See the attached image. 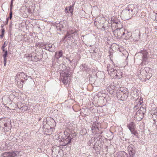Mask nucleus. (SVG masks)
<instances>
[{
	"instance_id": "obj_8",
	"label": "nucleus",
	"mask_w": 157,
	"mask_h": 157,
	"mask_svg": "<svg viewBox=\"0 0 157 157\" xmlns=\"http://www.w3.org/2000/svg\"><path fill=\"white\" fill-rule=\"evenodd\" d=\"M127 127L131 131L135 129L136 125L134 123L131 122L127 125Z\"/></svg>"
},
{
	"instance_id": "obj_42",
	"label": "nucleus",
	"mask_w": 157,
	"mask_h": 157,
	"mask_svg": "<svg viewBox=\"0 0 157 157\" xmlns=\"http://www.w3.org/2000/svg\"><path fill=\"white\" fill-rule=\"evenodd\" d=\"M7 59H4V66H6Z\"/></svg>"
},
{
	"instance_id": "obj_34",
	"label": "nucleus",
	"mask_w": 157,
	"mask_h": 157,
	"mask_svg": "<svg viewBox=\"0 0 157 157\" xmlns=\"http://www.w3.org/2000/svg\"><path fill=\"white\" fill-rule=\"evenodd\" d=\"M140 110L142 112L144 113H145L146 112V109L145 108H144L143 107H140Z\"/></svg>"
},
{
	"instance_id": "obj_43",
	"label": "nucleus",
	"mask_w": 157,
	"mask_h": 157,
	"mask_svg": "<svg viewBox=\"0 0 157 157\" xmlns=\"http://www.w3.org/2000/svg\"><path fill=\"white\" fill-rule=\"evenodd\" d=\"M61 28L59 27H56V29H57V31H60L62 30Z\"/></svg>"
},
{
	"instance_id": "obj_19",
	"label": "nucleus",
	"mask_w": 157,
	"mask_h": 157,
	"mask_svg": "<svg viewBox=\"0 0 157 157\" xmlns=\"http://www.w3.org/2000/svg\"><path fill=\"white\" fill-rule=\"evenodd\" d=\"M25 80H24L23 79H21L19 81H17V83L19 86L20 87H22L23 83H24Z\"/></svg>"
},
{
	"instance_id": "obj_55",
	"label": "nucleus",
	"mask_w": 157,
	"mask_h": 157,
	"mask_svg": "<svg viewBox=\"0 0 157 157\" xmlns=\"http://www.w3.org/2000/svg\"><path fill=\"white\" fill-rule=\"evenodd\" d=\"M41 119H42V118H41V117L40 118L38 119V120H39V121H40L41 120Z\"/></svg>"
},
{
	"instance_id": "obj_30",
	"label": "nucleus",
	"mask_w": 157,
	"mask_h": 157,
	"mask_svg": "<svg viewBox=\"0 0 157 157\" xmlns=\"http://www.w3.org/2000/svg\"><path fill=\"white\" fill-rule=\"evenodd\" d=\"M6 41L4 43V44L2 45V51L4 52L5 51V50L4 48H5V47L7 46V44H6Z\"/></svg>"
},
{
	"instance_id": "obj_54",
	"label": "nucleus",
	"mask_w": 157,
	"mask_h": 157,
	"mask_svg": "<svg viewBox=\"0 0 157 157\" xmlns=\"http://www.w3.org/2000/svg\"><path fill=\"white\" fill-rule=\"evenodd\" d=\"M155 115H154L153 116V117H154V119H156V118H155ZM152 118H153V117H152Z\"/></svg>"
},
{
	"instance_id": "obj_32",
	"label": "nucleus",
	"mask_w": 157,
	"mask_h": 157,
	"mask_svg": "<svg viewBox=\"0 0 157 157\" xmlns=\"http://www.w3.org/2000/svg\"><path fill=\"white\" fill-rule=\"evenodd\" d=\"M56 27H59L63 28V25L62 24L60 23V22L56 23Z\"/></svg>"
},
{
	"instance_id": "obj_17",
	"label": "nucleus",
	"mask_w": 157,
	"mask_h": 157,
	"mask_svg": "<svg viewBox=\"0 0 157 157\" xmlns=\"http://www.w3.org/2000/svg\"><path fill=\"white\" fill-rule=\"evenodd\" d=\"M144 113L142 112L140 109L136 112V115L138 116H140L141 119H142L144 116Z\"/></svg>"
},
{
	"instance_id": "obj_28",
	"label": "nucleus",
	"mask_w": 157,
	"mask_h": 157,
	"mask_svg": "<svg viewBox=\"0 0 157 157\" xmlns=\"http://www.w3.org/2000/svg\"><path fill=\"white\" fill-rule=\"evenodd\" d=\"M134 146L132 144H130L128 146V148L129 150V151H131V150H135V149H134Z\"/></svg>"
},
{
	"instance_id": "obj_2",
	"label": "nucleus",
	"mask_w": 157,
	"mask_h": 157,
	"mask_svg": "<svg viewBox=\"0 0 157 157\" xmlns=\"http://www.w3.org/2000/svg\"><path fill=\"white\" fill-rule=\"evenodd\" d=\"M148 52L146 50H141L136 54V56H141L142 59V61L141 64L144 65L147 63H148Z\"/></svg>"
},
{
	"instance_id": "obj_23",
	"label": "nucleus",
	"mask_w": 157,
	"mask_h": 157,
	"mask_svg": "<svg viewBox=\"0 0 157 157\" xmlns=\"http://www.w3.org/2000/svg\"><path fill=\"white\" fill-rule=\"evenodd\" d=\"M28 106L26 105V104H25L24 105L22 106V108L21 109V110H22L23 112H25L28 109Z\"/></svg>"
},
{
	"instance_id": "obj_20",
	"label": "nucleus",
	"mask_w": 157,
	"mask_h": 157,
	"mask_svg": "<svg viewBox=\"0 0 157 157\" xmlns=\"http://www.w3.org/2000/svg\"><path fill=\"white\" fill-rule=\"evenodd\" d=\"M129 157H133L135 153V151L134 150H131L129 151Z\"/></svg>"
},
{
	"instance_id": "obj_31",
	"label": "nucleus",
	"mask_w": 157,
	"mask_h": 157,
	"mask_svg": "<svg viewBox=\"0 0 157 157\" xmlns=\"http://www.w3.org/2000/svg\"><path fill=\"white\" fill-rule=\"evenodd\" d=\"M44 48L46 50H48L50 52H52L53 50V49H49V48L47 47V44L44 46Z\"/></svg>"
},
{
	"instance_id": "obj_10",
	"label": "nucleus",
	"mask_w": 157,
	"mask_h": 157,
	"mask_svg": "<svg viewBox=\"0 0 157 157\" xmlns=\"http://www.w3.org/2000/svg\"><path fill=\"white\" fill-rule=\"evenodd\" d=\"M19 152L18 151H14L9 152V157H14L18 155Z\"/></svg>"
},
{
	"instance_id": "obj_3",
	"label": "nucleus",
	"mask_w": 157,
	"mask_h": 157,
	"mask_svg": "<svg viewBox=\"0 0 157 157\" xmlns=\"http://www.w3.org/2000/svg\"><path fill=\"white\" fill-rule=\"evenodd\" d=\"M117 24H115L117 25V28L113 30V33L115 36L117 35V36H121V37H124V35L125 34L124 32H123L122 33H121V29L122 27V25L120 21L118 23H116Z\"/></svg>"
},
{
	"instance_id": "obj_39",
	"label": "nucleus",
	"mask_w": 157,
	"mask_h": 157,
	"mask_svg": "<svg viewBox=\"0 0 157 157\" xmlns=\"http://www.w3.org/2000/svg\"><path fill=\"white\" fill-rule=\"evenodd\" d=\"M13 15V12H10V16L8 18H9V19L10 20L11 19Z\"/></svg>"
},
{
	"instance_id": "obj_44",
	"label": "nucleus",
	"mask_w": 157,
	"mask_h": 157,
	"mask_svg": "<svg viewBox=\"0 0 157 157\" xmlns=\"http://www.w3.org/2000/svg\"><path fill=\"white\" fill-rule=\"evenodd\" d=\"M155 118H156V119H154V117H153V121H157V115L155 116Z\"/></svg>"
},
{
	"instance_id": "obj_7",
	"label": "nucleus",
	"mask_w": 157,
	"mask_h": 157,
	"mask_svg": "<svg viewBox=\"0 0 157 157\" xmlns=\"http://www.w3.org/2000/svg\"><path fill=\"white\" fill-rule=\"evenodd\" d=\"M76 37V36H75L74 35H71L69 33H67L66 34L65 36L64 37L63 39V42L64 40H65V39H66L67 40H70L71 38L74 39Z\"/></svg>"
},
{
	"instance_id": "obj_22",
	"label": "nucleus",
	"mask_w": 157,
	"mask_h": 157,
	"mask_svg": "<svg viewBox=\"0 0 157 157\" xmlns=\"http://www.w3.org/2000/svg\"><path fill=\"white\" fill-rule=\"evenodd\" d=\"M74 4L72 6H70L69 7V9H68V10L70 11L71 13H72L73 11V7L74 6ZM65 10H67V11H68V9H67V7L65 8Z\"/></svg>"
},
{
	"instance_id": "obj_16",
	"label": "nucleus",
	"mask_w": 157,
	"mask_h": 157,
	"mask_svg": "<svg viewBox=\"0 0 157 157\" xmlns=\"http://www.w3.org/2000/svg\"><path fill=\"white\" fill-rule=\"evenodd\" d=\"M148 69H149L147 68H144V69H141L140 70V75H142L143 76H144L145 77L146 76V71H147Z\"/></svg>"
},
{
	"instance_id": "obj_21",
	"label": "nucleus",
	"mask_w": 157,
	"mask_h": 157,
	"mask_svg": "<svg viewBox=\"0 0 157 157\" xmlns=\"http://www.w3.org/2000/svg\"><path fill=\"white\" fill-rule=\"evenodd\" d=\"M130 132L132 134L138 137L139 135L138 133L137 132L136 130H135V129L132 130Z\"/></svg>"
},
{
	"instance_id": "obj_35",
	"label": "nucleus",
	"mask_w": 157,
	"mask_h": 157,
	"mask_svg": "<svg viewBox=\"0 0 157 157\" xmlns=\"http://www.w3.org/2000/svg\"><path fill=\"white\" fill-rule=\"evenodd\" d=\"M47 47L49 48V49H52V45L51 44H47Z\"/></svg>"
},
{
	"instance_id": "obj_26",
	"label": "nucleus",
	"mask_w": 157,
	"mask_h": 157,
	"mask_svg": "<svg viewBox=\"0 0 157 157\" xmlns=\"http://www.w3.org/2000/svg\"><path fill=\"white\" fill-rule=\"evenodd\" d=\"M107 71H109L110 70H111V69H113V66L112 65H111L109 64H108L107 65Z\"/></svg>"
},
{
	"instance_id": "obj_15",
	"label": "nucleus",
	"mask_w": 157,
	"mask_h": 157,
	"mask_svg": "<svg viewBox=\"0 0 157 157\" xmlns=\"http://www.w3.org/2000/svg\"><path fill=\"white\" fill-rule=\"evenodd\" d=\"M62 56L63 52L61 50L59 51L58 52H56V57L58 59L62 57Z\"/></svg>"
},
{
	"instance_id": "obj_12",
	"label": "nucleus",
	"mask_w": 157,
	"mask_h": 157,
	"mask_svg": "<svg viewBox=\"0 0 157 157\" xmlns=\"http://www.w3.org/2000/svg\"><path fill=\"white\" fill-rule=\"evenodd\" d=\"M67 33H69V34L71 35H74L75 36H76V37H78V34L77 33V31L76 30H70L69 31L67 32Z\"/></svg>"
},
{
	"instance_id": "obj_59",
	"label": "nucleus",
	"mask_w": 157,
	"mask_h": 157,
	"mask_svg": "<svg viewBox=\"0 0 157 157\" xmlns=\"http://www.w3.org/2000/svg\"><path fill=\"white\" fill-rule=\"evenodd\" d=\"M156 157H157V156H156Z\"/></svg>"
},
{
	"instance_id": "obj_5",
	"label": "nucleus",
	"mask_w": 157,
	"mask_h": 157,
	"mask_svg": "<svg viewBox=\"0 0 157 157\" xmlns=\"http://www.w3.org/2000/svg\"><path fill=\"white\" fill-rule=\"evenodd\" d=\"M70 74L67 71H65L64 73H61L60 79L64 84H67L70 81Z\"/></svg>"
},
{
	"instance_id": "obj_36",
	"label": "nucleus",
	"mask_w": 157,
	"mask_h": 157,
	"mask_svg": "<svg viewBox=\"0 0 157 157\" xmlns=\"http://www.w3.org/2000/svg\"><path fill=\"white\" fill-rule=\"evenodd\" d=\"M82 67H83V69L84 70L86 71H87V67H86V65H85V64H84L83 65H82Z\"/></svg>"
},
{
	"instance_id": "obj_6",
	"label": "nucleus",
	"mask_w": 157,
	"mask_h": 157,
	"mask_svg": "<svg viewBox=\"0 0 157 157\" xmlns=\"http://www.w3.org/2000/svg\"><path fill=\"white\" fill-rule=\"evenodd\" d=\"M114 77L116 78L119 79L121 78L122 76V72L121 70H116V71H115Z\"/></svg>"
},
{
	"instance_id": "obj_53",
	"label": "nucleus",
	"mask_w": 157,
	"mask_h": 157,
	"mask_svg": "<svg viewBox=\"0 0 157 157\" xmlns=\"http://www.w3.org/2000/svg\"><path fill=\"white\" fill-rule=\"evenodd\" d=\"M155 19L157 21V13H155Z\"/></svg>"
},
{
	"instance_id": "obj_18",
	"label": "nucleus",
	"mask_w": 157,
	"mask_h": 157,
	"mask_svg": "<svg viewBox=\"0 0 157 157\" xmlns=\"http://www.w3.org/2000/svg\"><path fill=\"white\" fill-rule=\"evenodd\" d=\"M152 76V71L148 72V73L146 74V78L147 80H149Z\"/></svg>"
},
{
	"instance_id": "obj_49",
	"label": "nucleus",
	"mask_w": 157,
	"mask_h": 157,
	"mask_svg": "<svg viewBox=\"0 0 157 157\" xmlns=\"http://www.w3.org/2000/svg\"><path fill=\"white\" fill-rule=\"evenodd\" d=\"M35 61H37L39 59L37 58L36 56H35Z\"/></svg>"
},
{
	"instance_id": "obj_56",
	"label": "nucleus",
	"mask_w": 157,
	"mask_h": 157,
	"mask_svg": "<svg viewBox=\"0 0 157 157\" xmlns=\"http://www.w3.org/2000/svg\"><path fill=\"white\" fill-rule=\"evenodd\" d=\"M139 102H140L139 105H141L142 102H140V101H139Z\"/></svg>"
},
{
	"instance_id": "obj_13",
	"label": "nucleus",
	"mask_w": 157,
	"mask_h": 157,
	"mask_svg": "<svg viewBox=\"0 0 157 157\" xmlns=\"http://www.w3.org/2000/svg\"><path fill=\"white\" fill-rule=\"evenodd\" d=\"M128 93H123L121 96V100L123 101L126 100L128 96Z\"/></svg>"
},
{
	"instance_id": "obj_24",
	"label": "nucleus",
	"mask_w": 157,
	"mask_h": 157,
	"mask_svg": "<svg viewBox=\"0 0 157 157\" xmlns=\"http://www.w3.org/2000/svg\"><path fill=\"white\" fill-rule=\"evenodd\" d=\"M2 157H9V152H5L3 153L2 155Z\"/></svg>"
},
{
	"instance_id": "obj_41",
	"label": "nucleus",
	"mask_w": 157,
	"mask_h": 157,
	"mask_svg": "<svg viewBox=\"0 0 157 157\" xmlns=\"http://www.w3.org/2000/svg\"><path fill=\"white\" fill-rule=\"evenodd\" d=\"M145 68H148L149 69H148L147 71H146V74H147V73H148V72H149V71H152V69L150 68L149 67H145Z\"/></svg>"
},
{
	"instance_id": "obj_27",
	"label": "nucleus",
	"mask_w": 157,
	"mask_h": 157,
	"mask_svg": "<svg viewBox=\"0 0 157 157\" xmlns=\"http://www.w3.org/2000/svg\"><path fill=\"white\" fill-rule=\"evenodd\" d=\"M115 24L112 23V29L113 31V30H115V29H116V28H117V25H116ZM116 24H117V23H116Z\"/></svg>"
},
{
	"instance_id": "obj_50",
	"label": "nucleus",
	"mask_w": 157,
	"mask_h": 157,
	"mask_svg": "<svg viewBox=\"0 0 157 157\" xmlns=\"http://www.w3.org/2000/svg\"><path fill=\"white\" fill-rule=\"evenodd\" d=\"M12 7H10V12H13L12 11Z\"/></svg>"
},
{
	"instance_id": "obj_1",
	"label": "nucleus",
	"mask_w": 157,
	"mask_h": 157,
	"mask_svg": "<svg viewBox=\"0 0 157 157\" xmlns=\"http://www.w3.org/2000/svg\"><path fill=\"white\" fill-rule=\"evenodd\" d=\"M138 10V8L136 5L129 4L123 10L121 15L125 17V19H128L131 16H135L137 13Z\"/></svg>"
},
{
	"instance_id": "obj_25",
	"label": "nucleus",
	"mask_w": 157,
	"mask_h": 157,
	"mask_svg": "<svg viewBox=\"0 0 157 157\" xmlns=\"http://www.w3.org/2000/svg\"><path fill=\"white\" fill-rule=\"evenodd\" d=\"M24 105L25 104H23L20 102L18 103L17 106L19 109H21L22 108V106Z\"/></svg>"
},
{
	"instance_id": "obj_46",
	"label": "nucleus",
	"mask_w": 157,
	"mask_h": 157,
	"mask_svg": "<svg viewBox=\"0 0 157 157\" xmlns=\"http://www.w3.org/2000/svg\"><path fill=\"white\" fill-rule=\"evenodd\" d=\"M8 21H9V18H7V17L6 19V24H7L8 23Z\"/></svg>"
},
{
	"instance_id": "obj_40",
	"label": "nucleus",
	"mask_w": 157,
	"mask_h": 157,
	"mask_svg": "<svg viewBox=\"0 0 157 157\" xmlns=\"http://www.w3.org/2000/svg\"><path fill=\"white\" fill-rule=\"evenodd\" d=\"M96 125V124L95 123H94L92 124V126L91 127V129L92 131L94 130V127Z\"/></svg>"
},
{
	"instance_id": "obj_57",
	"label": "nucleus",
	"mask_w": 157,
	"mask_h": 157,
	"mask_svg": "<svg viewBox=\"0 0 157 157\" xmlns=\"http://www.w3.org/2000/svg\"><path fill=\"white\" fill-rule=\"evenodd\" d=\"M138 40V39H136V40H135V41H137Z\"/></svg>"
},
{
	"instance_id": "obj_45",
	"label": "nucleus",
	"mask_w": 157,
	"mask_h": 157,
	"mask_svg": "<svg viewBox=\"0 0 157 157\" xmlns=\"http://www.w3.org/2000/svg\"><path fill=\"white\" fill-rule=\"evenodd\" d=\"M119 21H118L115 20L114 21H113V23L116 24V23H118V22Z\"/></svg>"
},
{
	"instance_id": "obj_58",
	"label": "nucleus",
	"mask_w": 157,
	"mask_h": 157,
	"mask_svg": "<svg viewBox=\"0 0 157 157\" xmlns=\"http://www.w3.org/2000/svg\"><path fill=\"white\" fill-rule=\"evenodd\" d=\"M155 1H157V0H154Z\"/></svg>"
},
{
	"instance_id": "obj_11",
	"label": "nucleus",
	"mask_w": 157,
	"mask_h": 157,
	"mask_svg": "<svg viewBox=\"0 0 157 157\" xmlns=\"http://www.w3.org/2000/svg\"><path fill=\"white\" fill-rule=\"evenodd\" d=\"M18 76H19V78H20V76L22 77L25 79V81L26 80H27V77H29V76L25 75V73L23 72L20 73V74L19 75L18 74H17L16 77H18Z\"/></svg>"
},
{
	"instance_id": "obj_52",
	"label": "nucleus",
	"mask_w": 157,
	"mask_h": 157,
	"mask_svg": "<svg viewBox=\"0 0 157 157\" xmlns=\"http://www.w3.org/2000/svg\"><path fill=\"white\" fill-rule=\"evenodd\" d=\"M28 12L29 13H31V10L30 9H28Z\"/></svg>"
},
{
	"instance_id": "obj_29",
	"label": "nucleus",
	"mask_w": 157,
	"mask_h": 157,
	"mask_svg": "<svg viewBox=\"0 0 157 157\" xmlns=\"http://www.w3.org/2000/svg\"><path fill=\"white\" fill-rule=\"evenodd\" d=\"M5 31V30L4 29H2V32H1L2 34L0 35V38H2L4 36Z\"/></svg>"
},
{
	"instance_id": "obj_9",
	"label": "nucleus",
	"mask_w": 157,
	"mask_h": 157,
	"mask_svg": "<svg viewBox=\"0 0 157 157\" xmlns=\"http://www.w3.org/2000/svg\"><path fill=\"white\" fill-rule=\"evenodd\" d=\"M117 155V157H128V155L124 151L118 152Z\"/></svg>"
},
{
	"instance_id": "obj_51",
	"label": "nucleus",
	"mask_w": 157,
	"mask_h": 157,
	"mask_svg": "<svg viewBox=\"0 0 157 157\" xmlns=\"http://www.w3.org/2000/svg\"><path fill=\"white\" fill-rule=\"evenodd\" d=\"M66 59H67L68 60V61L70 62V63L72 61H71V60L70 59H68V58H66Z\"/></svg>"
},
{
	"instance_id": "obj_33",
	"label": "nucleus",
	"mask_w": 157,
	"mask_h": 157,
	"mask_svg": "<svg viewBox=\"0 0 157 157\" xmlns=\"http://www.w3.org/2000/svg\"><path fill=\"white\" fill-rule=\"evenodd\" d=\"M5 53L3 55V56L4 59H6V57H7V55L8 54V52L7 50L5 51Z\"/></svg>"
},
{
	"instance_id": "obj_4",
	"label": "nucleus",
	"mask_w": 157,
	"mask_h": 157,
	"mask_svg": "<svg viewBox=\"0 0 157 157\" xmlns=\"http://www.w3.org/2000/svg\"><path fill=\"white\" fill-rule=\"evenodd\" d=\"M66 138L62 142V144H61L62 146H66L67 145L68 146L69 145H71V142L73 140V137H74V136H75V133H73L71 135V136L69 133L66 134Z\"/></svg>"
},
{
	"instance_id": "obj_37",
	"label": "nucleus",
	"mask_w": 157,
	"mask_h": 157,
	"mask_svg": "<svg viewBox=\"0 0 157 157\" xmlns=\"http://www.w3.org/2000/svg\"><path fill=\"white\" fill-rule=\"evenodd\" d=\"M99 130L98 127L97 126V125L94 127V132H97L98 130Z\"/></svg>"
},
{
	"instance_id": "obj_38",
	"label": "nucleus",
	"mask_w": 157,
	"mask_h": 157,
	"mask_svg": "<svg viewBox=\"0 0 157 157\" xmlns=\"http://www.w3.org/2000/svg\"><path fill=\"white\" fill-rule=\"evenodd\" d=\"M139 108L138 104H137L134 107V110H136Z\"/></svg>"
},
{
	"instance_id": "obj_48",
	"label": "nucleus",
	"mask_w": 157,
	"mask_h": 157,
	"mask_svg": "<svg viewBox=\"0 0 157 157\" xmlns=\"http://www.w3.org/2000/svg\"><path fill=\"white\" fill-rule=\"evenodd\" d=\"M4 126L5 127H7L8 126V124L6 123H5L4 124Z\"/></svg>"
},
{
	"instance_id": "obj_14",
	"label": "nucleus",
	"mask_w": 157,
	"mask_h": 157,
	"mask_svg": "<svg viewBox=\"0 0 157 157\" xmlns=\"http://www.w3.org/2000/svg\"><path fill=\"white\" fill-rule=\"evenodd\" d=\"M116 69L113 68L110 70L109 71H108V74L110 75L111 76L113 77H114V73L115 71H116Z\"/></svg>"
},
{
	"instance_id": "obj_47",
	"label": "nucleus",
	"mask_w": 157,
	"mask_h": 157,
	"mask_svg": "<svg viewBox=\"0 0 157 157\" xmlns=\"http://www.w3.org/2000/svg\"><path fill=\"white\" fill-rule=\"evenodd\" d=\"M13 3V0H12L11 2V3L10 5V7H12Z\"/></svg>"
}]
</instances>
